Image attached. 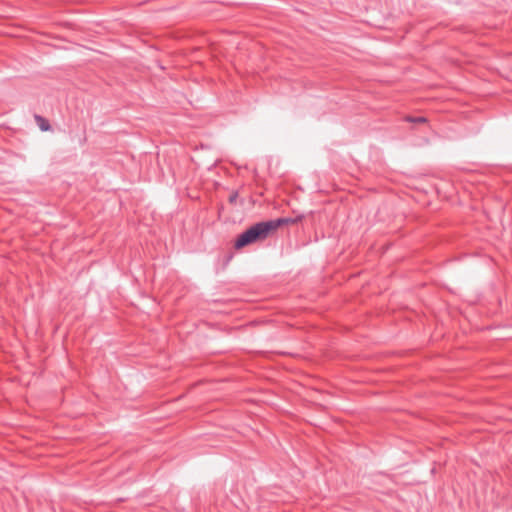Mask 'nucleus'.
Returning <instances> with one entry per match:
<instances>
[{"label": "nucleus", "instance_id": "obj_2", "mask_svg": "<svg viewBox=\"0 0 512 512\" xmlns=\"http://www.w3.org/2000/svg\"><path fill=\"white\" fill-rule=\"evenodd\" d=\"M34 119L41 131L47 132V131L51 130L49 121L47 119H45L44 117H42L40 115H35Z\"/></svg>", "mask_w": 512, "mask_h": 512}, {"label": "nucleus", "instance_id": "obj_4", "mask_svg": "<svg viewBox=\"0 0 512 512\" xmlns=\"http://www.w3.org/2000/svg\"><path fill=\"white\" fill-rule=\"evenodd\" d=\"M407 120L411 121V122H416V123H424L426 121V119L423 117H418V118L408 117Z\"/></svg>", "mask_w": 512, "mask_h": 512}, {"label": "nucleus", "instance_id": "obj_1", "mask_svg": "<svg viewBox=\"0 0 512 512\" xmlns=\"http://www.w3.org/2000/svg\"><path fill=\"white\" fill-rule=\"evenodd\" d=\"M281 222L282 220H272L260 222L251 226L238 236L234 247L236 249H242L247 245L266 239L271 233L275 232L281 226Z\"/></svg>", "mask_w": 512, "mask_h": 512}, {"label": "nucleus", "instance_id": "obj_3", "mask_svg": "<svg viewBox=\"0 0 512 512\" xmlns=\"http://www.w3.org/2000/svg\"><path fill=\"white\" fill-rule=\"evenodd\" d=\"M281 220H282L281 225H282V224H284V223H292V224H295V223H297V222H299V221H301V220H302V216H299V217H297V218H295V219H281Z\"/></svg>", "mask_w": 512, "mask_h": 512}]
</instances>
